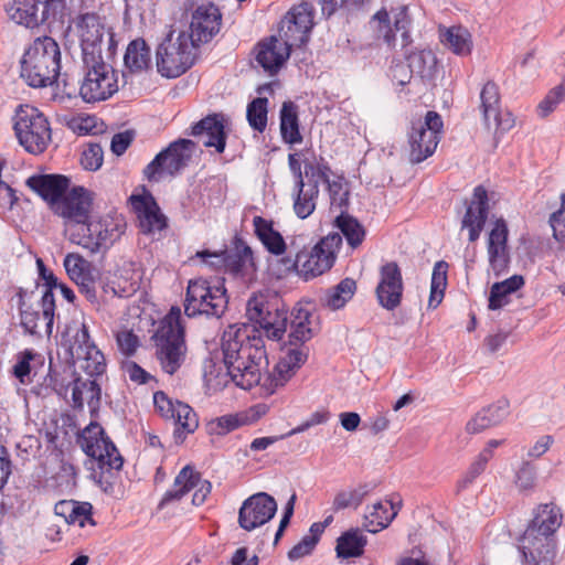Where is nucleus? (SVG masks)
I'll return each instance as SVG.
<instances>
[{
  "label": "nucleus",
  "instance_id": "nucleus-1",
  "mask_svg": "<svg viewBox=\"0 0 565 565\" xmlns=\"http://www.w3.org/2000/svg\"><path fill=\"white\" fill-rule=\"evenodd\" d=\"M223 361L236 386L249 390L259 384L267 364L260 338H249L245 329L230 326L222 337Z\"/></svg>",
  "mask_w": 565,
  "mask_h": 565
},
{
  "label": "nucleus",
  "instance_id": "nucleus-2",
  "mask_svg": "<svg viewBox=\"0 0 565 565\" xmlns=\"http://www.w3.org/2000/svg\"><path fill=\"white\" fill-rule=\"evenodd\" d=\"M61 68V51L51 36L36 38L21 60V77L32 87L52 85Z\"/></svg>",
  "mask_w": 565,
  "mask_h": 565
},
{
  "label": "nucleus",
  "instance_id": "nucleus-3",
  "mask_svg": "<svg viewBox=\"0 0 565 565\" xmlns=\"http://www.w3.org/2000/svg\"><path fill=\"white\" fill-rule=\"evenodd\" d=\"M341 244V234L330 233L310 250L297 252L295 259L291 257L279 259V275L285 276L296 271L306 280L320 276L333 266Z\"/></svg>",
  "mask_w": 565,
  "mask_h": 565
},
{
  "label": "nucleus",
  "instance_id": "nucleus-4",
  "mask_svg": "<svg viewBox=\"0 0 565 565\" xmlns=\"http://www.w3.org/2000/svg\"><path fill=\"white\" fill-rule=\"evenodd\" d=\"M156 358L162 371L169 375L174 374L185 361L186 344L184 328L181 323V310L172 307L169 313L160 321L153 335Z\"/></svg>",
  "mask_w": 565,
  "mask_h": 565
},
{
  "label": "nucleus",
  "instance_id": "nucleus-5",
  "mask_svg": "<svg viewBox=\"0 0 565 565\" xmlns=\"http://www.w3.org/2000/svg\"><path fill=\"white\" fill-rule=\"evenodd\" d=\"M196 47L186 30L170 31L156 51L158 72L167 78L181 76L194 64Z\"/></svg>",
  "mask_w": 565,
  "mask_h": 565
},
{
  "label": "nucleus",
  "instance_id": "nucleus-6",
  "mask_svg": "<svg viewBox=\"0 0 565 565\" xmlns=\"http://www.w3.org/2000/svg\"><path fill=\"white\" fill-rule=\"evenodd\" d=\"M75 30L79 39L84 62L114 56L117 47L114 32L99 15L96 13L79 15L75 22Z\"/></svg>",
  "mask_w": 565,
  "mask_h": 565
},
{
  "label": "nucleus",
  "instance_id": "nucleus-7",
  "mask_svg": "<svg viewBox=\"0 0 565 565\" xmlns=\"http://www.w3.org/2000/svg\"><path fill=\"white\" fill-rule=\"evenodd\" d=\"M124 224L104 220H90L68 224L64 228L67 239L86 249L90 254H96L109 248L110 245L121 235Z\"/></svg>",
  "mask_w": 565,
  "mask_h": 565
},
{
  "label": "nucleus",
  "instance_id": "nucleus-8",
  "mask_svg": "<svg viewBox=\"0 0 565 565\" xmlns=\"http://www.w3.org/2000/svg\"><path fill=\"white\" fill-rule=\"evenodd\" d=\"M228 298L223 284L198 278L188 284L184 312L188 317L205 315L220 318L226 310Z\"/></svg>",
  "mask_w": 565,
  "mask_h": 565
},
{
  "label": "nucleus",
  "instance_id": "nucleus-9",
  "mask_svg": "<svg viewBox=\"0 0 565 565\" xmlns=\"http://www.w3.org/2000/svg\"><path fill=\"white\" fill-rule=\"evenodd\" d=\"M246 313L271 340H280L286 332L288 310L276 295H254L247 301Z\"/></svg>",
  "mask_w": 565,
  "mask_h": 565
},
{
  "label": "nucleus",
  "instance_id": "nucleus-10",
  "mask_svg": "<svg viewBox=\"0 0 565 565\" xmlns=\"http://www.w3.org/2000/svg\"><path fill=\"white\" fill-rule=\"evenodd\" d=\"M14 131L20 145L30 153H42L51 141L47 119L36 108L21 106L15 115Z\"/></svg>",
  "mask_w": 565,
  "mask_h": 565
},
{
  "label": "nucleus",
  "instance_id": "nucleus-11",
  "mask_svg": "<svg viewBox=\"0 0 565 565\" xmlns=\"http://www.w3.org/2000/svg\"><path fill=\"white\" fill-rule=\"evenodd\" d=\"M443 127L440 115L433 110L427 111L424 120L412 121L408 132L412 162L419 163L435 152L440 141Z\"/></svg>",
  "mask_w": 565,
  "mask_h": 565
},
{
  "label": "nucleus",
  "instance_id": "nucleus-12",
  "mask_svg": "<svg viewBox=\"0 0 565 565\" xmlns=\"http://www.w3.org/2000/svg\"><path fill=\"white\" fill-rule=\"evenodd\" d=\"M87 72L79 87L86 103L106 100L118 90V75L104 60L85 61Z\"/></svg>",
  "mask_w": 565,
  "mask_h": 565
},
{
  "label": "nucleus",
  "instance_id": "nucleus-13",
  "mask_svg": "<svg viewBox=\"0 0 565 565\" xmlns=\"http://www.w3.org/2000/svg\"><path fill=\"white\" fill-rule=\"evenodd\" d=\"M194 151V141L179 139L159 152L145 168L143 174L149 181H159L163 175H174L188 166Z\"/></svg>",
  "mask_w": 565,
  "mask_h": 565
},
{
  "label": "nucleus",
  "instance_id": "nucleus-14",
  "mask_svg": "<svg viewBox=\"0 0 565 565\" xmlns=\"http://www.w3.org/2000/svg\"><path fill=\"white\" fill-rule=\"evenodd\" d=\"M78 444L83 451L98 461L102 468L119 470L124 460L115 445L105 436L103 427L97 423L89 424L79 435Z\"/></svg>",
  "mask_w": 565,
  "mask_h": 565
},
{
  "label": "nucleus",
  "instance_id": "nucleus-15",
  "mask_svg": "<svg viewBox=\"0 0 565 565\" xmlns=\"http://www.w3.org/2000/svg\"><path fill=\"white\" fill-rule=\"evenodd\" d=\"M68 353L73 363L89 377L102 375L105 372V356L92 341L86 323H82L72 337Z\"/></svg>",
  "mask_w": 565,
  "mask_h": 565
},
{
  "label": "nucleus",
  "instance_id": "nucleus-16",
  "mask_svg": "<svg viewBox=\"0 0 565 565\" xmlns=\"http://www.w3.org/2000/svg\"><path fill=\"white\" fill-rule=\"evenodd\" d=\"M313 26V8L303 2L292 7L284 17L279 26V36L291 47H299L309 40Z\"/></svg>",
  "mask_w": 565,
  "mask_h": 565
},
{
  "label": "nucleus",
  "instance_id": "nucleus-17",
  "mask_svg": "<svg viewBox=\"0 0 565 565\" xmlns=\"http://www.w3.org/2000/svg\"><path fill=\"white\" fill-rule=\"evenodd\" d=\"M373 29L384 39L388 45H395L397 36H401L402 45L409 43L411 19L406 6L392 8L390 11L382 9L372 19Z\"/></svg>",
  "mask_w": 565,
  "mask_h": 565
},
{
  "label": "nucleus",
  "instance_id": "nucleus-18",
  "mask_svg": "<svg viewBox=\"0 0 565 565\" xmlns=\"http://www.w3.org/2000/svg\"><path fill=\"white\" fill-rule=\"evenodd\" d=\"M193 489L195 491L192 497V503L199 507L205 502L212 487L207 480H202L193 468L185 466L175 477L172 488L164 493L159 507L162 508L170 502L181 500Z\"/></svg>",
  "mask_w": 565,
  "mask_h": 565
},
{
  "label": "nucleus",
  "instance_id": "nucleus-19",
  "mask_svg": "<svg viewBox=\"0 0 565 565\" xmlns=\"http://www.w3.org/2000/svg\"><path fill=\"white\" fill-rule=\"evenodd\" d=\"M276 512V500L266 492H258L243 502L238 511V524L245 531H253L270 521Z\"/></svg>",
  "mask_w": 565,
  "mask_h": 565
},
{
  "label": "nucleus",
  "instance_id": "nucleus-20",
  "mask_svg": "<svg viewBox=\"0 0 565 565\" xmlns=\"http://www.w3.org/2000/svg\"><path fill=\"white\" fill-rule=\"evenodd\" d=\"M519 550L525 565H552L555 558V537L526 529Z\"/></svg>",
  "mask_w": 565,
  "mask_h": 565
},
{
  "label": "nucleus",
  "instance_id": "nucleus-21",
  "mask_svg": "<svg viewBox=\"0 0 565 565\" xmlns=\"http://www.w3.org/2000/svg\"><path fill=\"white\" fill-rule=\"evenodd\" d=\"M93 193L84 186H74L55 204L53 212L64 218V227L90 217Z\"/></svg>",
  "mask_w": 565,
  "mask_h": 565
},
{
  "label": "nucleus",
  "instance_id": "nucleus-22",
  "mask_svg": "<svg viewBox=\"0 0 565 565\" xmlns=\"http://www.w3.org/2000/svg\"><path fill=\"white\" fill-rule=\"evenodd\" d=\"M480 110L488 129L503 132L514 126L512 114L500 109L499 88L493 82L486 83L481 89Z\"/></svg>",
  "mask_w": 565,
  "mask_h": 565
},
{
  "label": "nucleus",
  "instance_id": "nucleus-23",
  "mask_svg": "<svg viewBox=\"0 0 565 565\" xmlns=\"http://www.w3.org/2000/svg\"><path fill=\"white\" fill-rule=\"evenodd\" d=\"M222 14L215 4L198 6L191 15L189 36L198 46L207 43L220 32Z\"/></svg>",
  "mask_w": 565,
  "mask_h": 565
},
{
  "label": "nucleus",
  "instance_id": "nucleus-24",
  "mask_svg": "<svg viewBox=\"0 0 565 565\" xmlns=\"http://www.w3.org/2000/svg\"><path fill=\"white\" fill-rule=\"evenodd\" d=\"M403 289V277L398 265L394 262L383 265L375 290L380 305L387 310L396 309L401 305Z\"/></svg>",
  "mask_w": 565,
  "mask_h": 565
},
{
  "label": "nucleus",
  "instance_id": "nucleus-25",
  "mask_svg": "<svg viewBox=\"0 0 565 565\" xmlns=\"http://www.w3.org/2000/svg\"><path fill=\"white\" fill-rule=\"evenodd\" d=\"M291 46L279 35L260 41L255 47L257 63L270 75L276 74L290 56Z\"/></svg>",
  "mask_w": 565,
  "mask_h": 565
},
{
  "label": "nucleus",
  "instance_id": "nucleus-26",
  "mask_svg": "<svg viewBox=\"0 0 565 565\" xmlns=\"http://www.w3.org/2000/svg\"><path fill=\"white\" fill-rule=\"evenodd\" d=\"M508 227L505 222L500 218L494 223L489 233L487 254L489 268L498 277L507 271L510 264V254L508 249Z\"/></svg>",
  "mask_w": 565,
  "mask_h": 565
},
{
  "label": "nucleus",
  "instance_id": "nucleus-27",
  "mask_svg": "<svg viewBox=\"0 0 565 565\" xmlns=\"http://www.w3.org/2000/svg\"><path fill=\"white\" fill-rule=\"evenodd\" d=\"M47 8L46 0H11L4 10L17 24L34 28L47 19Z\"/></svg>",
  "mask_w": 565,
  "mask_h": 565
},
{
  "label": "nucleus",
  "instance_id": "nucleus-28",
  "mask_svg": "<svg viewBox=\"0 0 565 565\" xmlns=\"http://www.w3.org/2000/svg\"><path fill=\"white\" fill-rule=\"evenodd\" d=\"M130 203L142 233L153 234L167 226V218L151 195H131Z\"/></svg>",
  "mask_w": 565,
  "mask_h": 565
},
{
  "label": "nucleus",
  "instance_id": "nucleus-29",
  "mask_svg": "<svg viewBox=\"0 0 565 565\" xmlns=\"http://www.w3.org/2000/svg\"><path fill=\"white\" fill-rule=\"evenodd\" d=\"M63 265L66 274L77 285L81 294L90 302L96 301L95 280L92 277L89 262L78 253H68Z\"/></svg>",
  "mask_w": 565,
  "mask_h": 565
},
{
  "label": "nucleus",
  "instance_id": "nucleus-30",
  "mask_svg": "<svg viewBox=\"0 0 565 565\" xmlns=\"http://www.w3.org/2000/svg\"><path fill=\"white\" fill-rule=\"evenodd\" d=\"M26 185L45 200L53 210L70 186V179L61 174L32 175L26 180Z\"/></svg>",
  "mask_w": 565,
  "mask_h": 565
},
{
  "label": "nucleus",
  "instance_id": "nucleus-31",
  "mask_svg": "<svg viewBox=\"0 0 565 565\" xmlns=\"http://www.w3.org/2000/svg\"><path fill=\"white\" fill-rule=\"evenodd\" d=\"M488 194L483 186H477L473 196L467 207L462 218V228L469 230V241L475 242L479 238L480 233L488 217Z\"/></svg>",
  "mask_w": 565,
  "mask_h": 565
},
{
  "label": "nucleus",
  "instance_id": "nucleus-32",
  "mask_svg": "<svg viewBox=\"0 0 565 565\" xmlns=\"http://www.w3.org/2000/svg\"><path fill=\"white\" fill-rule=\"evenodd\" d=\"M191 135L196 137L204 147H214L223 152L226 145L223 117L212 115L203 118L192 127Z\"/></svg>",
  "mask_w": 565,
  "mask_h": 565
},
{
  "label": "nucleus",
  "instance_id": "nucleus-33",
  "mask_svg": "<svg viewBox=\"0 0 565 565\" xmlns=\"http://www.w3.org/2000/svg\"><path fill=\"white\" fill-rule=\"evenodd\" d=\"M307 356L308 353L303 347L286 349L269 375L271 385L284 386L306 362Z\"/></svg>",
  "mask_w": 565,
  "mask_h": 565
},
{
  "label": "nucleus",
  "instance_id": "nucleus-34",
  "mask_svg": "<svg viewBox=\"0 0 565 565\" xmlns=\"http://www.w3.org/2000/svg\"><path fill=\"white\" fill-rule=\"evenodd\" d=\"M562 522L563 514L561 509L554 503H545L540 504L534 510L533 520L526 529H533L535 532L554 537L556 531L562 525Z\"/></svg>",
  "mask_w": 565,
  "mask_h": 565
},
{
  "label": "nucleus",
  "instance_id": "nucleus-35",
  "mask_svg": "<svg viewBox=\"0 0 565 565\" xmlns=\"http://www.w3.org/2000/svg\"><path fill=\"white\" fill-rule=\"evenodd\" d=\"M399 507H395L391 501H379L366 508L364 515V527L371 532L376 533L390 525L398 513Z\"/></svg>",
  "mask_w": 565,
  "mask_h": 565
},
{
  "label": "nucleus",
  "instance_id": "nucleus-36",
  "mask_svg": "<svg viewBox=\"0 0 565 565\" xmlns=\"http://www.w3.org/2000/svg\"><path fill=\"white\" fill-rule=\"evenodd\" d=\"M100 399V387L95 380L77 377L72 383V406L83 409L87 403L90 409H95Z\"/></svg>",
  "mask_w": 565,
  "mask_h": 565
},
{
  "label": "nucleus",
  "instance_id": "nucleus-37",
  "mask_svg": "<svg viewBox=\"0 0 565 565\" xmlns=\"http://www.w3.org/2000/svg\"><path fill=\"white\" fill-rule=\"evenodd\" d=\"M253 225L255 234L266 247V249L274 255H282L287 245L281 234L274 228L273 222L265 220L262 216H255L253 218Z\"/></svg>",
  "mask_w": 565,
  "mask_h": 565
},
{
  "label": "nucleus",
  "instance_id": "nucleus-38",
  "mask_svg": "<svg viewBox=\"0 0 565 565\" xmlns=\"http://www.w3.org/2000/svg\"><path fill=\"white\" fill-rule=\"evenodd\" d=\"M313 335V316L302 307L295 308L292 311V320L290 323V344L302 347L301 344L310 340Z\"/></svg>",
  "mask_w": 565,
  "mask_h": 565
},
{
  "label": "nucleus",
  "instance_id": "nucleus-39",
  "mask_svg": "<svg viewBox=\"0 0 565 565\" xmlns=\"http://www.w3.org/2000/svg\"><path fill=\"white\" fill-rule=\"evenodd\" d=\"M367 543L366 536L359 527L343 532L337 540L335 553L339 558L360 557Z\"/></svg>",
  "mask_w": 565,
  "mask_h": 565
},
{
  "label": "nucleus",
  "instance_id": "nucleus-40",
  "mask_svg": "<svg viewBox=\"0 0 565 565\" xmlns=\"http://www.w3.org/2000/svg\"><path fill=\"white\" fill-rule=\"evenodd\" d=\"M125 66L131 73H140L151 64L150 49L143 39L132 40L124 56Z\"/></svg>",
  "mask_w": 565,
  "mask_h": 565
},
{
  "label": "nucleus",
  "instance_id": "nucleus-41",
  "mask_svg": "<svg viewBox=\"0 0 565 565\" xmlns=\"http://www.w3.org/2000/svg\"><path fill=\"white\" fill-rule=\"evenodd\" d=\"M280 132L285 142L294 145L302 141L299 131L298 107L292 102H285L280 109Z\"/></svg>",
  "mask_w": 565,
  "mask_h": 565
},
{
  "label": "nucleus",
  "instance_id": "nucleus-42",
  "mask_svg": "<svg viewBox=\"0 0 565 565\" xmlns=\"http://www.w3.org/2000/svg\"><path fill=\"white\" fill-rule=\"evenodd\" d=\"M524 285L521 275H514L503 281L492 285L489 297V309L498 310L509 303L511 294L518 291Z\"/></svg>",
  "mask_w": 565,
  "mask_h": 565
},
{
  "label": "nucleus",
  "instance_id": "nucleus-43",
  "mask_svg": "<svg viewBox=\"0 0 565 565\" xmlns=\"http://www.w3.org/2000/svg\"><path fill=\"white\" fill-rule=\"evenodd\" d=\"M356 290L355 280L352 278H344L333 288L328 289L321 301L323 306L331 310H338L344 307V305L353 297Z\"/></svg>",
  "mask_w": 565,
  "mask_h": 565
},
{
  "label": "nucleus",
  "instance_id": "nucleus-44",
  "mask_svg": "<svg viewBox=\"0 0 565 565\" xmlns=\"http://www.w3.org/2000/svg\"><path fill=\"white\" fill-rule=\"evenodd\" d=\"M441 42L457 55H468L472 49L470 32L463 26H451L441 31Z\"/></svg>",
  "mask_w": 565,
  "mask_h": 565
},
{
  "label": "nucleus",
  "instance_id": "nucleus-45",
  "mask_svg": "<svg viewBox=\"0 0 565 565\" xmlns=\"http://www.w3.org/2000/svg\"><path fill=\"white\" fill-rule=\"evenodd\" d=\"M407 61L411 72L420 78H431L436 73L437 58L430 50L412 52Z\"/></svg>",
  "mask_w": 565,
  "mask_h": 565
},
{
  "label": "nucleus",
  "instance_id": "nucleus-46",
  "mask_svg": "<svg viewBox=\"0 0 565 565\" xmlns=\"http://www.w3.org/2000/svg\"><path fill=\"white\" fill-rule=\"evenodd\" d=\"M297 198L294 203L295 213L300 218H307L316 209V200L319 194L317 183L296 185Z\"/></svg>",
  "mask_w": 565,
  "mask_h": 565
},
{
  "label": "nucleus",
  "instance_id": "nucleus-47",
  "mask_svg": "<svg viewBox=\"0 0 565 565\" xmlns=\"http://www.w3.org/2000/svg\"><path fill=\"white\" fill-rule=\"evenodd\" d=\"M447 269L448 265L445 262H437L434 266L428 300L429 308H437L444 299L447 286Z\"/></svg>",
  "mask_w": 565,
  "mask_h": 565
},
{
  "label": "nucleus",
  "instance_id": "nucleus-48",
  "mask_svg": "<svg viewBox=\"0 0 565 565\" xmlns=\"http://www.w3.org/2000/svg\"><path fill=\"white\" fill-rule=\"evenodd\" d=\"M335 226L340 230L351 247L355 248L363 242L365 231L363 226L352 216L342 212L335 218Z\"/></svg>",
  "mask_w": 565,
  "mask_h": 565
},
{
  "label": "nucleus",
  "instance_id": "nucleus-49",
  "mask_svg": "<svg viewBox=\"0 0 565 565\" xmlns=\"http://www.w3.org/2000/svg\"><path fill=\"white\" fill-rule=\"evenodd\" d=\"M267 98L258 97L252 100L247 106L246 117L248 124L254 130H257L258 132H263L267 126Z\"/></svg>",
  "mask_w": 565,
  "mask_h": 565
},
{
  "label": "nucleus",
  "instance_id": "nucleus-50",
  "mask_svg": "<svg viewBox=\"0 0 565 565\" xmlns=\"http://www.w3.org/2000/svg\"><path fill=\"white\" fill-rule=\"evenodd\" d=\"M491 459L490 449H483L477 458L472 461L467 472L457 482V490L461 491L467 489L477 477H479L484 470Z\"/></svg>",
  "mask_w": 565,
  "mask_h": 565
},
{
  "label": "nucleus",
  "instance_id": "nucleus-51",
  "mask_svg": "<svg viewBox=\"0 0 565 565\" xmlns=\"http://www.w3.org/2000/svg\"><path fill=\"white\" fill-rule=\"evenodd\" d=\"M366 491L363 488L345 489L335 493L332 501L334 512L353 508L356 509L363 501Z\"/></svg>",
  "mask_w": 565,
  "mask_h": 565
},
{
  "label": "nucleus",
  "instance_id": "nucleus-52",
  "mask_svg": "<svg viewBox=\"0 0 565 565\" xmlns=\"http://www.w3.org/2000/svg\"><path fill=\"white\" fill-rule=\"evenodd\" d=\"M324 181L328 183L331 206L342 210L349 202V189L343 178L329 180L327 175L321 172Z\"/></svg>",
  "mask_w": 565,
  "mask_h": 565
},
{
  "label": "nucleus",
  "instance_id": "nucleus-53",
  "mask_svg": "<svg viewBox=\"0 0 565 565\" xmlns=\"http://www.w3.org/2000/svg\"><path fill=\"white\" fill-rule=\"evenodd\" d=\"M171 419L186 433L194 431L199 426L198 417L193 409L188 404L179 401L175 402V412Z\"/></svg>",
  "mask_w": 565,
  "mask_h": 565
},
{
  "label": "nucleus",
  "instance_id": "nucleus-54",
  "mask_svg": "<svg viewBox=\"0 0 565 565\" xmlns=\"http://www.w3.org/2000/svg\"><path fill=\"white\" fill-rule=\"evenodd\" d=\"M241 426H243V423H241L239 414H230L211 420L207 424V429L211 435L223 436Z\"/></svg>",
  "mask_w": 565,
  "mask_h": 565
},
{
  "label": "nucleus",
  "instance_id": "nucleus-55",
  "mask_svg": "<svg viewBox=\"0 0 565 565\" xmlns=\"http://www.w3.org/2000/svg\"><path fill=\"white\" fill-rule=\"evenodd\" d=\"M536 480V468L532 463L525 461L520 466L519 470L516 471L514 483L519 491L530 492L535 488Z\"/></svg>",
  "mask_w": 565,
  "mask_h": 565
},
{
  "label": "nucleus",
  "instance_id": "nucleus-56",
  "mask_svg": "<svg viewBox=\"0 0 565 565\" xmlns=\"http://www.w3.org/2000/svg\"><path fill=\"white\" fill-rule=\"evenodd\" d=\"M64 521L67 524H77L79 527H84L86 524L93 526L95 522L92 519V505L87 502L79 503L75 501L72 516Z\"/></svg>",
  "mask_w": 565,
  "mask_h": 565
},
{
  "label": "nucleus",
  "instance_id": "nucleus-57",
  "mask_svg": "<svg viewBox=\"0 0 565 565\" xmlns=\"http://www.w3.org/2000/svg\"><path fill=\"white\" fill-rule=\"evenodd\" d=\"M492 426L502 423L510 414V402L507 398H500L486 408H482Z\"/></svg>",
  "mask_w": 565,
  "mask_h": 565
},
{
  "label": "nucleus",
  "instance_id": "nucleus-58",
  "mask_svg": "<svg viewBox=\"0 0 565 565\" xmlns=\"http://www.w3.org/2000/svg\"><path fill=\"white\" fill-rule=\"evenodd\" d=\"M81 162L86 170L96 171L103 163V149L97 143H89L83 151Z\"/></svg>",
  "mask_w": 565,
  "mask_h": 565
},
{
  "label": "nucleus",
  "instance_id": "nucleus-59",
  "mask_svg": "<svg viewBox=\"0 0 565 565\" xmlns=\"http://www.w3.org/2000/svg\"><path fill=\"white\" fill-rule=\"evenodd\" d=\"M20 310L21 326L30 334H35L38 332L39 322H43L42 311L40 312L38 310L25 308V302L22 299L20 300Z\"/></svg>",
  "mask_w": 565,
  "mask_h": 565
},
{
  "label": "nucleus",
  "instance_id": "nucleus-60",
  "mask_svg": "<svg viewBox=\"0 0 565 565\" xmlns=\"http://www.w3.org/2000/svg\"><path fill=\"white\" fill-rule=\"evenodd\" d=\"M36 356L33 350H24L20 352L17 356V363L13 366V374L21 383H25V377L29 376L31 372L30 362L34 360Z\"/></svg>",
  "mask_w": 565,
  "mask_h": 565
},
{
  "label": "nucleus",
  "instance_id": "nucleus-61",
  "mask_svg": "<svg viewBox=\"0 0 565 565\" xmlns=\"http://www.w3.org/2000/svg\"><path fill=\"white\" fill-rule=\"evenodd\" d=\"M565 97V86L558 85L554 87L546 97L540 103L539 111L541 116L545 117L552 113L561 100Z\"/></svg>",
  "mask_w": 565,
  "mask_h": 565
},
{
  "label": "nucleus",
  "instance_id": "nucleus-62",
  "mask_svg": "<svg viewBox=\"0 0 565 565\" xmlns=\"http://www.w3.org/2000/svg\"><path fill=\"white\" fill-rule=\"evenodd\" d=\"M553 235L558 242L565 241V193L561 196V206L550 217Z\"/></svg>",
  "mask_w": 565,
  "mask_h": 565
},
{
  "label": "nucleus",
  "instance_id": "nucleus-63",
  "mask_svg": "<svg viewBox=\"0 0 565 565\" xmlns=\"http://www.w3.org/2000/svg\"><path fill=\"white\" fill-rule=\"evenodd\" d=\"M116 342L121 353L127 356L134 354L139 344L138 337L128 329L117 331Z\"/></svg>",
  "mask_w": 565,
  "mask_h": 565
},
{
  "label": "nucleus",
  "instance_id": "nucleus-64",
  "mask_svg": "<svg viewBox=\"0 0 565 565\" xmlns=\"http://www.w3.org/2000/svg\"><path fill=\"white\" fill-rule=\"evenodd\" d=\"M54 295L51 289H46L41 298V311L43 322L46 327V332L50 334L52 332L53 319H54Z\"/></svg>",
  "mask_w": 565,
  "mask_h": 565
}]
</instances>
